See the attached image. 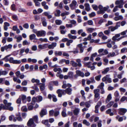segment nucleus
Wrapping results in <instances>:
<instances>
[{"label":"nucleus","mask_w":127,"mask_h":127,"mask_svg":"<svg viewBox=\"0 0 127 127\" xmlns=\"http://www.w3.org/2000/svg\"><path fill=\"white\" fill-rule=\"evenodd\" d=\"M3 103L5 105L3 104H0V110L2 109L8 110L10 111L13 110V107L11 106L12 104L11 103H8L7 100L6 99L3 100Z\"/></svg>","instance_id":"obj_1"},{"label":"nucleus","mask_w":127,"mask_h":127,"mask_svg":"<svg viewBox=\"0 0 127 127\" xmlns=\"http://www.w3.org/2000/svg\"><path fill=\"white\" fill-rule=\"evenodd\" d=\"M109 6H107L106 7H103V6L100 5L99 6L98 8L99 9V11H98L97 12V13L98 14H103L105 12V11H106L109 8Z\"/></svg>","instance_id":"obj_2"},{"label":"nucleus","mask_w":127,"mask_h":127,"mask_svg":"<svg viewBox=\"0 0 127 127\" xmlns=\"http://www.w3.org/2000/svg\"><path fill=\"white\" fill-rule=\"evenodd\" d=\"M120 36V33H118L116 34L115 35L113 36L112 38V40L119 41H120L122 38L125 37V36H123L120 37H119Z\"/></svg>","instance_id":"obj_3"},{"label":"nucleus","mask_w":127,"mask_h":127,"mask_svg":"<svg viewBox=\"0 0 127 127\" xmlns=\"http://www.w3.org/2000/svg\"><path fill=\"white\" fill-rule=\"evenodd\" d=\"M12 47V45L11 44H9L8 45H6L4 46L1 47V51L2 52H4V50H6L7 51L11 49Z\"/></svg>","instance_id":"obj_4"},{"label":"nucleus","mask_w":127,"mask_h":127,"mask_svg":"<svg viewBox=\"0 0 127 127\" xmlns=\"http://www.w3.org/2000/svg\"><path fill=\"white\" fill-rule=\"evenodd\" d=\"M125 3L124 0H116L115 3L116 5L119 6V8H121L123 7V5Z\"/></svg>","instance_id":"obj_5"},{"label":"nucleus","mask_w":127,"mask_h":127,"mask_svg":"<svg viewBox=\"0 0 127 127\" xmlns=\"http://www.w3.org/2000/svg\"><path fill=\"white\" fill-rule=\"evenodd\" d=\"M27 125L28 127H35L36 126L32 119L29 120L27 123Z\"/></svg>","instance_id":"obj_6"},{"label":"nucleus","mask_w":127,"mask_h":127,"mask_svg":"<svg viewBox=\"0 0 127 127\" xmlns=\"http://www.w3.org/2000/svg\"><path fill=\"white\" fill-rule=\"evenodd\" d=\"M57 93L58 94V96L59 97H61L62 95H65L66 93L64 90L58 89L57 91Z\"/></svg>","instance_id":"obj_7"},{"label":"nucleus","mask_w":127,"mask_h":127,"mask_svg":"<svg viewBox=\"0 0 127 127\" xmlns=\"http://www.w3.org/2000/svg\"><path fill=\"white\" fill-rule=\"evenodd\" d=\"M110 75H107L102 79V80L103 82H105L107 81L109 83H110L112 82V80L109 77Z\"/></svg>","instance_id":"obj_8"},{"label":"nucleus","mask_w":127,"mask_h":127,"mask_svg":"<svg viewBox=\"0 0 127 127\" xmlns=\"http://www.w3.org/2000/svg\"><path fill=\"white\" fill-rule=\"evenodd\" d=\"M118 110H119L118 114L121 115H123L127 112L126 109L124 108H120Z\"/></svg>","instance_id":"obj_9"},{"label":"nucleus","mask_w":127,"mask_h":127,"mask_svg":"<svg viewBox=\"0 0 127 127\" xmlns=\"http://www.w3.org/2000/svg\"><path fill=\"white\" fill-rule=\"evenodd\" d=\"M77 2L75 0H73L71 3L69 5V6L71 9H74L76 7Z\"/></svg>","instance_id":"obj_10"},{"label":"nucleus","mask_w":127,"mask_h":127,"mask_svg":"<svg viewBox=\"0 0 127 127\" xmlns=\"http://www.w3.org/2000/svg\"><path fill=\"white\" fill-rule=\"evenodd\" d=\"M45 32L43 30L38 31L36 35L38 37L44 36L45 35Z\"/></svg>","instance_id":"obj_11"},{"label":"nucleus","mask_w":127,"mask_h":127,"mask_svg":"<svg viewBox=\"0 0 127 127\" xmlns=\"http://www.w3.org/2000/svg\"><path fill=\"white\" fill-rule=\"evenodd\" d=\"M89 79L90 80H87L86 84L88 85H89L91 83H95V82L93 77H91Z\"/></svg>","instance_id":"obj_12"},{"label":"nucleus","mask_w":127,"mask_h":127,"mask_svg":"<svg viewBox=\"0 0 127 127\" xmlns=\"http://www.w3.org/2000/svg\"><path fill=\"white\" fill-rule=\"evenodd\" d=\"M41 123L45 125L47 127H49L50 125L48 123V120H44L42 121Z\"/></svg>","instance_id":"obj_13"},{"label":"nucleus","mask_w":127,"mask_h":127,"mask_svg":"<svg viewBox=\"0 0 127 127\" xmlns=\"http://www.w3.org/2000/svg\"><path fill=\"white\" fill-rule=\"evenodd\" d=\"M57 43L55 42H53L51 44L49 45L48 46V48L50 49H53L56 46Z\"/></svg>","instance_id":"obj_14"},{"label":"nucleus","mask_w":127,"mask_h":127,"mask_svg":"<svg viewBox=\"0 0 127 127\" xmlns=\"http://www.w3.org/2000/svg\"><path fill=\"white\" fill-rule=\"evenodd\" d=\"M47 114V112L46 110L42 109L40 113V115L41 117H42L43 116L46 115Z\"/></svg>","instance_id":"obj_15"},{"label":"nucleus","mask_w":127,"mask_h":127,"mask_svg":"<svg viewBox=\"0 0 127 127\" xmlns=\"http://www.w3.org/2000/svg\"><path fill=\"white\" fill-rule=\"evenodd\" d=\"M76 74L79 76H80L82 77H84V73L81 72L80 71L77 70L76 71Z\"/></svg>","instance_id":"obj_16"},{"label":"nucleus","mask_w":127,"mask_h":127,"mask_svg":"<svg viewBox=\"0 0 127 127\" xmlns=\"http://www.w3.org/2000/svg\"><path fill=\"white\" fill-rule=\"evenodd\" d=\"M112 98L111 94H109L105 99V102L106 103H108L111 99Z\"/></svg>","instance_id":"obj_17"},{"label":"nucleus","mask_w":127,"mask_h":127,"mask_svg":"<svg viewBox=\"0 0 127 127\" xmlns=\"http://www.w3.org/2000/svg\"><path fill=\"white\" fill-rule=\"evenodd\" d=\"M96 29L93 28H88L86 29V31L88 33H91L95 31Z\"/></svg>","instance_id":"obj_18"},{"label":"nucleus","mask_w":127,"mask_h":127,"mask_svg":"<svg viewBox=\"0 0 127 127\" xmlns=\"http://www.w3.org/2000/svg\"><path fill=\"white\" fill-rule=\"evenodd\" d=\"M61 11L58 9H57L54 12V15L56 17H59L60 15Z\"/></svg>","instance_id":"obj_19"},{"label":"nucleus","mask_w":127,"mask_h":127,"mask_svg":"<svg viewBox=\"0 0 127 127\" xmlns=\"http://www.w3.org/2000/svg\"><path fill=\"white\" fill-rule=\"evenodd\" d=\"M47 44H43L42 45L40 44L38 46V47L40 49H44L47 48Z\"/></svg>","instance_id":"obj_20"},{"label":"nucleus","mask_w":127,"mask_h":127,"mask_svg":"<svg viewBox=\"0 0 127 127\" xmlns=\"http://www.w3.org/2000/svg\"><path fill=\"white\" fill-rule=\"evenodd\" d=\"M64 91H65V92L66 93V94L70 95L71 94V92L72 90L71 88H68L65 90Z\"/></svg>","instance_id":"obj_21"},{"label":"nucleus","mask_w":127,"mask_h":127,"mask_svg":"<svg viewBox=\"0 0 127 127\" xmlns=\"http://www.w3.org/2000/svg\"><path fill=\"white\" fill-rule=\"evenodd\" d=\"M80 109L78 108H75L73 111L74 114L75 115H77L79 112Z\"/></svg>","instance_id":"obj_22"},{"label":"nucleus","mask_w":127,"mask_h":127,"mask_svg":"<svg viewBox=\"0 0 127 127\" xmlns=\"http://www.w3.org/2000/svg\"><path fill=\"white\" fill-rule=\"evenodd\" d=\"M31 81L32 83H36V85H39V84L40 83V80L37 79H35L34 78H33L32 79Z\"/></svg>","instance_id":"obj_23"},{"label":"nucleus","mask_w":127,"mask_h":127,"mask_svg":"<svg viewBox=\"0 0 127 127\" xmlns=\"http://www.w3.org/2000/svg\"><path fill=\"white\" fill-rule=\"evenodd\" d=\"M85 7V9L87 11H89L90 9L89 4L88 3H86L84 4Z\"/></svg>","instance_id":"obj_24"},{"label":"nucleus","mask_w":127,"mask_h":127,"mask_svg":"<svg viewBox=\"0 0 127 127\" xmlns=\"http://www.w3.org/2000/svg\"><path fill=\"white\" fill-rule=\"evenodd\" d=\"M62 52L60 51H56L54 52L55 55L56 56H61L62 54Z\"/></svg>","instance_id":"obj_25"},{"label":"nucleus","mask_w":127,"mask_h":127,"mask_svg":"<svg viewBox=\"0 0 127 127\" xmlns=\"http://www.w3.org/2000/svg\"><path fill=\"white\" fill-rule=\"evenodd\" d=\"M35 102H38V101L37 96L36 97H34L32 98V101L31 102L32 104H34Z\"/></svg>","instance_id":"obj_26"},{"label":"nucleus","mask_w":127,"mask_h":127,"mask_svg":"<svg viewBox=\"0 0 127 127\" xmlns=\"http://www.w3.org/2000/svg\"><path fill=\"white\" fill-rule=\"evenodd\" d=\"M20 97H21L22 100L23 102L24 103H25L26 101V96L24 95H22L20 96Z\"/></svg>","instance_id":"obj_27"},{"label":"nucleus","mask_w":127,"mask_h":127,"mask_svg":"<svg viewBox=\"0 0 127 127\" xmlns=\"http://www.w3.org/2000/svg\"><path fill=\"white\" fill-rule=\"evenodd\" d=\"M44 14L45 16H47L49 19L51 18L52 17V16L49 14L50 12H44Z\"/></svg>","instance_id":"obj_28"},{"label":"nucleus","mask_w":127,"mask_h":127,"mask_svg":"<svg viewBox=\"0 0 127 127\" xmlns=\"http://www.w3.org/2000/svg\"><path fill=\"white\" fill-rule=\"evenodd\" d=\"M3 20L4 21H6V18L4 15L3 16L2 18H0V24H2L3 22Z\"/></svg>","instance_id":"obj_29"},{"label":"nucleus","mask_w":127,"mask_h":127,"mask_svg":"<svg viewBox=\"0 0 127 127\" xmlns=\"http://www.w3.org/2000/svg\"><path fill=\"white\" fill-rule=\"evenodd\" d=\"M39 84H41L40 86V90L41 91H42L44 90L45 88V84L44 83H40Z\"/></svg>","instance_id":"obj_30"},{"label":"nucleus","mask_w":127,"mask_h":127,"mask_svg":"<svg viewBox=\"0 0 127 127\" xmlns=\"http://www.w3.org/2000/svg\"><path fill=\"white\" fill-rule=\"evenodd\" d=\"M55 23L57 25H60L62 23V22L61 20L57 19L55 20Z\"/></svg>","instance_id":"obj_31"},{"label":"nucleus","mask_w":127,"mask_h":127,"mask_svg":"<svg viewBox=\"0 0 127 127\" xmlns=\"http://www.w3.org/2000/svg\"><path fill=\"white\" fill-rule=\"evenodd\" d=\"M66 109L65 108H64L63 109V110L62 112V116L64 117H65L67 115L66 113Z\"/></svg>","instance_id":"obj_32"},{"label":"nucleus","mask_w":127,"mask_h":127,"mask_svg":"<svg viewBox=\"0 0 127 127\" xmlns=\"http://www.w3.org/2000/svg\"><path fill=\"white\" fill-rule=\"evenodd\" d=\"M36 35L34 34H31L29 36L30 39V40L36 39Z\"/></svg>","instance_id":"obj_33"},{"label":"nucleus","mask_w":127,"mask_h":127,"mask_svg":"<svg viewBox=\"0 0 127 127\" xmlns=\"http://www.w3.org/2000/svg\"><path fill=\"white\" fill-rule=\"evenodd\" d=\"M13 80L14 82H16L19 84L20 83H21V80L19 79H18L17 77H14Z\"/></svg>","instance_id":"obj_34"},{"label":"nucleus","mask_w":127,"mask_h":127,"mask_svg":"<svg viewBox=\"0 0 127 127\" xmlns=\"http://www.w3.org/2000/svg\"><path fill=\"white\" fill-rule=\"evenodd\" d=\"M114 103L113 101H111L109 102L106 105V106L107 108H109L111 107Z\"/></svg>","instance_id":"obj_35"},{"label":"nucleus","mask_w":127,"mask_h":127,"mask_svg":"<svg viewBox=\"0 0 127 127\" xmlns=\"http://www.w3.org/2000/svg\"><path fill=\"white\" fill-rule=\"evenodd\" d=\"M115 56H116V55L115 53L114 52H113L112 53H110L107 56L109 58L110 57H113Z\"/></svg>","instance_id":"obj_36"},{"label":"nucleus","mask_w":127,"mask_h":127,"mask_svg":"<svg viewBox=\"0 0 127 127\" xmlns=\"http://www.w3.org/2000/svg\"><path fill=\"white\" fill-rule=\"evenodd\" d=\"M84 65L88 68H90V66L92 64V63L91 62H89L87 63H84Z\"/></svg>","instance_id":"obj_37"},{"label":"nucleus","mask_w":127,"mask_h":127,"mask_svg":"<svg viewBox=\"0 0 127 127\" xmlns=\"http://www.w3.org/2000/svg\"><path fill=\"white\" fill-rule=\"evenodd\" d=\"M32 119L33 122L34 121L36 123H38V117L37 116H33Z\"/></svg>","instance_id":"obj_38"},{"label":"nucleus","mask_w":127,"mask_h":127,"mask_svg":"<svg viewBox=\"0 0 127 127\" xmlns=\"http://www.w3.org/2000/svg\"><path fill=\"white\" fill-rule=\"evenodd\" d=\"M15 38H16L17 39L16 41L17 42H20L21 40H22V38L21 36H19L18 37H16L15 36Z\"/></svg>","instance_id":"obj_39"},{"label":"nucleus","mask_w":127,"mask_h":127,"mask_svg":"<svg viewBox=\"0 0 127 127\" xmlns=\"http://www.w3.org/2000/svg\"><path fill=\"white\" fill-rule=\"evenodd\" d=\"M70 64H71L72 66L74 67H76L78 65L77 64L73 61H70Z\"/></svg>","instance_id":"obj_40"},{"label":"nucleus","mask_w":127,"mask_h":127,"mask_svg":"<svg viewBox=\"0 0 127 127\" xmlns=\"http://www.w3.org/2000/svg\"><path fill=\"white\" fill-rule=\"evenodd\" d=\"M54 71L55 72H57L58 71L59 73H61L62 72V70L61 68H55L53 69Z\"/></svg>","instance_id":"obj_41"},{"label":"nucleus","mask_w":127,"mask_h":127,"mask_svg":"<svg viewBox=\"0 0 127 127\" xmlns=\"http://www.w3.org/2000/svg\"><path fill=\"white\" fill-rule=\"evenodd\" d=\"M68 36L69 38L70 39H75L77 38V36H76L73 35L70 33L68 34Z\"/></svg>","instance_id":"obj_42"},{"label":"nucleus","mask_w":127,"mask_h":127,"mask_svg":"<svg viewBox=\"0 0 127 127\" xmlns=\"http://www.w3.org/2000/svg\"><path fill=\"white\" fill-rule=\"evenodd\" d=\"M8 127H24V126L23 125H9Z\"/></svg>","instance_id":"obj_43"},{"label":"nucleus","mask_w":127,"mask_h":127,"mask_svg":"<svg viewBox=\"0 0 127 127\" xmlns=\"http://www.w3.org/2000/svg\"><path fill=\"white\" fill-rule=\"evenodd\" d=\"M104 84L103 82H101L97 87V88L100 89H104Z\"/></svg>","instance_id":"obj_44"},{"label":"nucleus","mask_w":127,"mask_h":127,"mask_svg":"<svg viewBox=\"0 0 127 127\" xmlns=\"http://www.w3.org/2000/svg\"><path fill=\"white\" fill-rule=\"evenodd\" d=\"M108 29L110 30L111 32H113L115 30L117 29V28H116L115 26L113 27L111 26L108 27Z\"/></svg>","instance_id":"obj_45"},{"label":"nucleus","mask_w":127,"mask_h":127,"mask_svg":"<svg viewBox=\"0 0 127 127\" xmlns=\"http://www.w3.org/2000/svg\"><path fill=\"white\" fill-rule=\"evenodd\" d=\"M32 105V103H29L28 104V109L30 110H32L33 109V107ZM32 105L33 104H32Z\"/></svg>","instance_id":"obj_46"},{"label":"nucleus","mask_w":127,"mask_h":127,"mask_svg":"<svg viewBox=\"0 0 127 127\" xmlns=\"http://www.w3.org/2000/svg\"><path fill=\"white\" fill-rule=\"evenodd\" d=\"M30 44V42L28 41L27 40H25L23 42V45L24 46L25 45H29Z\"/></svg>","instance_id":"obj_47"},{"label":"nucleus","mask_w":127,"mask_h":127,"mask_svg":"<svg viewBox=\"0 0 127 127\" xmlns=\"http://www.w3.org/2000/svg\"><path fill=\"white\" fill-rule=\"evenodd\" d=\"M109 70V68L107 67L104 69V70L102 72V73L105 74Z\"/></svg>","instance_id":"obj_48"},{"label":"nucleus","mask_w":127,"mask_h":127,"mask_svg":"<svg viewBox=\"0 0 127 127\" xmlns=\"http://www.w3.org/2000/svg\"><path fill=\"white\" fill-rule=\"evenodd\" d=\"M83 123L84 125L88 126L90 125V123L86 120H84L83 122Z\"/></svg>","instance_id":"obj_49"},{"label":"nucleus","mask_w":127,"mask_h":127,"mask_svg":"<svg viewBox=\"0 0 127 127\" xmlns=\"http://www.w3.org/2000/svg\"><path fill=\"white\" fill-rule=\"evenodd\" d=\"M60 73L57 72L56 76L57 77H59L60 79H62L64 78V76L63 74H60Z\"/></svg>","instance_id":"obj_50"},{"label":"nucleus","mask_w":127,"mask_h":127,"mask_svg":"<svg viewBox=\"0 0 127 127\" xmlns=\"http://www.w3.org/2000/svg\"><path fill=\"white\" fill-rule=\"evenodd\" d=\"M73 41V40L71 39L68 40L66 43V45L68 46H69L70 45V44L72 43Z\"/></svg>","instance_id":"obj_51"},{"label":"nucleus","mask_w":127,"mask_h":127,"mask_svg":"<svg viewBox=\"0 0 127 127\" xmlns=\"http://www.w3.org/2000/svg\"><path fill=\"white\" fill-rule=\"evenodd\" d=\"M36 85L34 84V86H32V88L33 89H34L35 91L37 92H38L39 91V89L38 88V87L36 86Z\"/></svg>","instance_id":"obj_52"},{"label":"nucleus","mask_w":127,"mask_h":127,"mask_svg":"<svg viewBox=\"0 0 127 127\" xmlns=\"http://www.w3.org/2000/svg\"><path fill=\"white\" fill-rule=\"evenodd\" d=\"M21 63V61L20 60H14L13 63V64H19Z\"/></svg>","instance_id":"obj_53"},{"label":"nucleus","mask_w":127,"mask_h":127,"mask_svg":"<svg viewBox=\"0 0 127 127\" xmlns=\"http://www.w3.org/2000/svg\"><path fill=\"white\" fill-rule=\"evenodd\" d=\"M110 32V30L109 29L108 30H106L104 31V33L106 35H109Z\"/></svg>","instance_id":"obj_54"},{"label":"nucleus","mask_w":127,"mask_h":127,"mask_svg":"<svg viewBox=\"0 0 127 127\" xmlns=\"http://www.w3.org/2000/svg\"><path fill=\"white\" fill-rule=\"evenodd\" d=\"M21 110L24 112H26L27 111V109L26 106H24L22 107L21 108Z\"/></svg>","instance_id":"obj_55"},{"label":"nucleus","mask_w":127,"mask_h":127,"mask_svg":"<svg viewBox=\"0 0 127 127\" xmlns=\"http://www.w3.org/2000/svg\"><path fill=\"white\" fill-rule=\"evenodd\" d=\"M125 100L127 101V97L125 96H123L120 99V101L121 102L124 101Z\"/></svg>","instance_id":"obj_56"},{"label":"nucleus","mask_w":127,"mask_h":127,"mask_svg":"<svg viewBox=\"0 0 127 127\" xmlns=\"http://www.w3.org/2000/svg\"><path fill=\"white\" fill-rule=\"evenodd\" d=\"M34 2L35 3V5L36 6H39L40 5V2L37 1V0H33Z\"/></svg>","instance_id":"obj_57"},{"label":"nucleus","mask_w":127,"mask_h":127,"mask_svg":"<svg viewBox=\"0 0 127 127\" xmlns=\"http://www.w3.org/2000/svg\"><path fill=\"white\" fill-rule=\"evenodd\" d=\"M68 77L71 78H72L73 77V72H69L68 73Z\"/></svg>","instance_id":"obj_58"},{"label":"nucleus","mask_w":127,"mask_h":127,"mask_svg":"<svg viewBox=\"0 0 127 127\" xmlns=\"http://www.w3.org/2000/svg\"><path fill=\"white\" fill-rule=\"evenodd\" d=\"M43 20L42 22V24L43 26L46 27L47 26V22L45 21V19L44 18H43Z\"/></svg>","instance_id":"obj_59"},{"label":"nucleus","mask_w":127,"mask_h":127,"mask_svg":"<svg viewBox=\"0 0 127 127\" xmlns=\"http://www.w3.org/2000/svg\"><path fill=\"white\" fill-rule=\"evenodd\" d=\"M39 40L42 42H47L48 41V40L46 38H41L39 39Z\"/></svg>","instance_id":"obj_60"},{"label":"nucleus","mask_w":127,"mask_h":127,"mask_svg":"<svg viewBox=\"0 0 127 127\" xmlns=\"http://www.w3.org/2000/svg\"><path fill=\"white\" fill-rule=\"evenodd\" d=\"M114 96L115 97H120L119 96V94L117 91H115L114 94Z\"/></svg>","instance_id":"obj_61"},{"label":"nucleus","mask_w":127,"mask_h":127,"mask_svg":"<svg viewBox=\"0 0 127 127\" xmlns=\"http://www.w3.org/2000/svg\"><path fill=\"white\" fill-rule=\"evenodd\" d=\"M101 77V75H100L98 76H96L95 77V79L96 80H97V81H99L100 80V78Z\"/></svg>","instance_id":"obj_62"},{"label":"nucleus","mask_w":127,"mask_h":127,"mask_svg":"<svg viewBox=\"0 0 127 127\" xmlns=\"http://www.w3.org/2000/svg\"><path fill=\"white\" fill-rule=\"evenodd\" d=\"M37 97L38 101V102L41 101L42 100V97L41 96H38Z\"/></svg>","instance_id":"obj_63"},{"label":"nucleus","mask_w":127,"mask_h":127,"mask_svg":"<svg viewBox=\"0 0 127 127\" xmlns=\"http://www.w3.org/2000/svg\"><path fill=\"white\" fill-rule=\"evenodd\" d=\"M118 8H119V6L118 5L116 6L113 9V11L114 12H115L118 10Z\"/></svg>","instance_id":"obj_64"}]
</instances>
